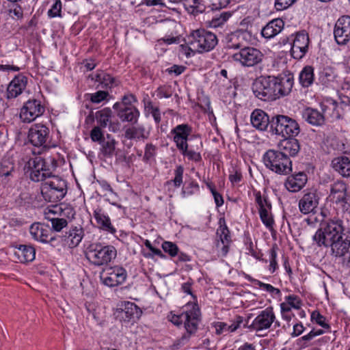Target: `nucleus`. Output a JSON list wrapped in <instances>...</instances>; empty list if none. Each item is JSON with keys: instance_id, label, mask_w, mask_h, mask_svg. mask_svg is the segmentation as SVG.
<instances>
[{"instance_id": "f257e3e1", "label": "nucleus", "mask_w": 350, "mask_h": 350, "mask_svg": "<svg viewBox=\"0 0 350 350\" xmlns=\"http://www.w3.org/2000/svg\"><path fill=\"white\" fill-rule=\"evenodd\" d=\"M29 164L31 167V180L43 182L41 193L46 201L57 202L64 198L66 193V183L59 176L53 174L57 165L54 158L36 157L29 161Z\"/></svg>"}, {"instance_id": "e433bc0d", "label": "nucleus", "mask_w": 350, "mask_h": 350, "mask_svg": "<svg viewBox=\"0 0 350 350\" xmlns=\"http://www.w3.org/2000/svg\"><path fill=\"white\" fill-rule=\"evenodd\" d=\"M347 194V187L343 181L338 180L330 185L329 198L333 203Z\"/></svg>"}, {"instance_id": "9d476101", "label": "nucleus", "mask_w": 350, "mask_h": 350, "mask_svg": "<svg viewBox=\"0 0 350 350\" xmlns=\"http://www.w3.org/2000/svg\"><path fill=\"white\" fill-rule=\"evenodd\" d=\"M273 323L275 327L280 325V323L275 321L273 308L268 307L258 313L249 327L256 332H260L270 328Z\"/></svg>"}, {"instance_id": "2f4dec72", "label": "nucleus", "mask_w": 350, "mask_h": 350, "mask_svg": "<svg viewBox=\"0 0 350 350\" xmlns=\"http://www.w3.org/2000/svg\"><path fill=\"white\" fill-rule=\"evenodd\" d=\"M284 22L281 18L269 21L261 30V35L266 39L274 38L284 29Z\"/></svg>"}, {"instance_id": "cd10ccee", "label": "nucleus", "mask_w": 350, "mask_h": 350, "mask_svg": "<svg viewBox=\"0 0 350 350\" xmlns=\"http://www.w3.org/2000/svg\"><path fill=\"white\" fill-rule=\"evenodd\" d=\"M111 116L112 111L109 107H105L96 111L95 113V118L98 124V126L106 128L108 126L110 131L113 133L116 132L118 130V125H115V124L111 122Z\"/></svg>"}, {"instance_id": "7c9ffc66", "label": "nucleus", "mask_w": 350, "mask_h": 350, "mask_svg": "<svg viewBox=\"0 0 350 350\" xmlns=\"http://www.w3.org/2000/svg\"><path fill=\"white\" fill-rule=\"evenodd\" d=\"M29 232L35 240L42 243H46L49 235L52 233V230L47 225L34 223L30 226Z\"/></svg>"}, {"instance_id": "a878e982", "label": "nucleus", "mask_w": 350, "mask_h": 350, "mask_svg": "<svg viewBox=\"0 0 350 350\" xmlns=\"http://www.w3.org/2000/svg\"><path fill=\"white\" fill-rule=\"evenodd\" d=\"M62 208L57 205L51 207H47L44 209V217L51 222L52 229L55 231L59 232L68 225V221L64 218L53 217L51 215H55Z\"/></svg>"}, {"instance_id": "680f3d73", "label": "nucleus", "mask_w": 350, "mask_h": 350, "mask_svg": "<svg viewBox=\"0 0 350 350\" xmlns=\"http://www.w3.org/2000/svg\"><path fill=\"white\" fill-rule=\"evenodd\" d=\"M180 36H174L172 35H166L157 40L159 44L170 45L172 44H178L180 42Z\"/></svg>"}, {"instance_id": "20e7f679", "label": "nucleus", "mask_w": 350, "mask_h": 350, "mask_svg": "<svg viewBox=\"0 0 350 350\" xmlns=\"http://www.w3.org/2000/svg\"><path fill=\"white\" fill-rule=\"evenodd\" d=\"M117 256V250L111 245H103L100 243L90 244L86 249L85 256L90 264L100 267L108 265Z\"/></svg>"}, {"instance_id": "79ce46f5", "label": "nucleus", "mask_w": 350, "mask_h": 350, "mask_svg": "<svg viewBox=\"0 0 350 350\" xmlns=\"http://www.w3.org/2000/svg\"><path fill=\"white\" fill-rule=\"evenodd\" d=\"M255 202L258 206V212L264 209L271 208V204L265 196H262L260 191H254Z\"/></svg>"}, {"instance_id": "f03ea898", "label": "nucleus", "mask_w": 350, "mask_h": 350, "mask_svg": "<svg viewBox=\"0 0 350 350\" xmlns=\"http://www.w3.org/2000/svg\"><path fill=\"white\" fill-rule=\"evenodd\" d=\"M344 231L342 220L336 217L329 218L321 222L312 239L319 247H330L334 256H340L348 250L350 244V241L343 238Z\"/></svg>"}, {"instance_id": "37998d69", "label": "nucleus", "mask_w": 350, "mask_h": 350, "mask_svg": "<svg viewBox=\"0 0 350 350\" xmlns=\"http://www.w3.org/2000/svg\"><path fill=\"white\" fill-rule=\"evenodd\" d=\"M260 218L269 230H272L274 224V219L271 213V208H267L259 211Z\"/></svg>"}, {"instance_id": "2eb2a0df", "label": "nucleus", "mask_w": 350, "mask_h": 350, "mask_svg": "<svg viewBox=\"0 0 350 350\" xmlns=\"http://www.w3.org/2000/svg\"><path fill=\"white\" fill-rule=\"evenodd\" d=\"M49 137V129L43 124H34L29 130L28 138L34 146L45 148Z\"/></svg>"}, {"instance_id": "0e129e2a", "label": "nucleus", "mask_w": 350, "mask_h": 350, "mask_svg": "<svg viewBox=\"0 0 350 350\" xmlns=\"http://www.w3.org/2000/svg\"><path fill=\"white\" fill-rule=\"evenodd\" d=\"M137 102V97L133 94H126L122 98L121 102H116L124 107L133 106V104Z\"/></svg>"}, {"instance_id": "f8f14e48", "label": "nucleus", "mask_w": 350, "mask_h": 350, "mask_svg": "<svg viewBox=\"0 0 350 350\" xmlns=\"http://www.w3.org/2000/svg\"><path fill=\"white\" fill-rule=\"evenodd\" d=\"M127 273L125 269L119 266L107 268L100 276L102 283L109 287L122 284L126 279Z\"/></svg>"}, {"instance_id": "a19ab883", "label": "nucleus", "mask_w": 350, "mask_h": 350, "mask_svg": "<svg viewBox=\"0 0 350 350\" xmlns=\"http://www.w3.org/2000/svg\"><path fill=\"white\" fill-rule=\"evenodd\" d=\"M219 228L217 230V235L219 239L218 241L221 243H230L231 239L230 235V230L226 225L224 217H220L218 221Z\"/></svg>"}, {"instance_id": "4d7b16f0", "label": "nucleus", "mask_w": 350, "mask_h": 350, "mask_svg": "<svg viewBox=\"0 0 350 350\" xmlns=\"http://www.w3.org/2000/svg\"><path fill=\"white\" fill-rule=\"evenodd\" d=\"M311 321H314L317 324L322 327L329 329L330 326L325 322V317L321 314L318 311H313L311 314Z\"/></svg>"}, {"instance_id": "a211bd4d", "label": "nucleus", "mask_w": 350, "mask_h": 350, "mask_svg": "<svg viewBox=\"0 0 350 350\" xmlns=\"http://www.w3.org/2000/svg\"><path fill=\"white\" fill-rule=\"evenodd\" d=\"M319 196L315 191L306 193L299 200V211L304 215L315 213L319 204Z\"/></svg>"}, {"instance_id": "603ef678", "label": "nucleus", "mask_w": 350, "mask_h": 350, "mask_svg": "<svg viewBox=\"0 0 350 350\" xmlns=\"http://www.w3.org/2000/svg\"><path fill=\"white\" fill-rule=\"evenodd\" d=\"M62 8L61 0H54L51 8L47 12L48 16L49 18L62 17Z\"/></svg>"}, {"instance_id": "6e6d98bb", "label": "nucleus", "mask_w": 350, "mask_h": 350, "mask_svg": "<svg viewBox=\"0 0 350 350\" xmlns=\"http://www.w3.org/2000/svg\"><path fill=\"white\" fill-rule=\"evenodd\" d=\"M200 191V187L197 182L191 181L190 182L187 187H185L182 191V195L183 197H187L189 196H191L196 193H198Z\"/></svg>"}, {"instance_id": "13d9d810", "label": "nucleus", "mask_w": 350, "mask_h": 350, "mask_svg": "<svg viewBox=\"0 0 350 350\" xmlns=\"http://www.w3.org/2000/svg\"><path fill=\"white\" fill-rule=\"evenodd\" d=\"M102 129L103 128L100 126H96L92 129L90 132V138L92 142L100 144L103 139H105Z\"/></svg>"}, {"instance_id": "6e6552de", "label": "nucleus", "mask_w": 350, "mask_h": 350, "mask_svg": "<svg viewBox=\"0 0 350 350\" xmlns=\"http://www.w3.org/2000/svg\"><path fill=\"white\" fill-rule=\"evenodd\" d=\"M271 76H260L252 83V91L258 98L264 101L275 100V90H273Z\"/></svg>"}, {"instance_id": "4468645a", "label": "nucleus", "mask_w": 350, "mask_h": 350, "mask_svg": "<svg viewBox=\"0 0 350 350\" xmlns=\"http://www.w3.org/2000/svg\"><path fill=\"white\" fill-rule=\"evenodd\" d=\"M192 133V127L188 124L176 125L170 131V135L176 148L179 151H183L189 147V137Z\"/></svg>"}, {"instance_id": "f704fd0d", "label": "nucleus", "mask_w": 350, "mask_h": 350, "mask_svg": "<svg viewBox=\"0 0 350 350\" xmlns=\"http://www.w3.org/2000/svg\"><path fill=\"white\" fill-rule=\"evenodd\" d=\"M14 255L21 262H31L35 259L36 250L31 245H20L16 247Z\"/></svg>"}, {"instance_id": "864d4df0", "label": "nucleus", "mask_w": 350, "mask_h": 350, "mask_svg": "<svg viewBox=\"0 0 350 350\" xmlns=\"http://www.w3.org/2000/svg\"><path fill=\"white\" fill-rule=\"evenodd\" d=\"M162 249L165 253H167L171 257H175L178 254V246L172 242L164 241L162 243Z\"/></svg>"}, {"instance_id": "bb28decb", "label": "nucleus", "mask_w": 350, "mask_h": 350, "mask_svg": "<svg viewBox=\"0 0 350 350\" xmlns=\"http://www.w3.org/2000/svg\"><path fill=\"white\" fill-rule=\"evenodd\" d=\"M322 114H325V120L330 118L332 120L340 118V111L338 103L331 98H327L321 103Z\"/></svg>"}, {"instance_id": "9b49d317", "label": "nucleus", "mask_w": 350, "mask_h": 350, "mask_svg": "<svg viewBox=\"0 0 350 350\" xmlns=\"http://www.w3.org/2000/svg\"><path fill=\"white\" fill-rule=\"evenodd\" d=\"M291 56L295 59H301L308 51L310 39L306 31H300L291 35Z\"/></svg>"}, {"instance_id": "49530a36", "label": "nucleus", "mask_w": 350, "mask_h": 350, "mask_svg": "<svg viewBox=\"0 0 350 350\" xmlns=\"http://www.w3.org/2000/svg\"><path fill=\"white\" fill-rule=\"evenodd\" d=\"M157 148L152 143L146 144L144 148V154L143 157V161L148 163L153 161L157 154Z\"/></svg>"}, {"instance_id": "052dcab7", "label": "nucleus", "mask_w": 350, "mask_h": 350, "mask_svg": "<svg viewBox=\"0 0 350 350\" xmlns=\"http://www.w3.org/2000/svg\"><path fill=\"white\" fill-rule=\"evenodd\" d=\"M186 69L187 68L185 66L174 64L171 67L167 68L165 70V72L170 76L177 77L183 73Z\"/></svg>"}, {"instance_id": "f3484780", "label": "nucleus", "mask_w": 350, "mask_h": 350, "mask_svg": "<svg viewBox=\"0 0 350 350\" xmlns=\"http://www.w3.org/2000/svg\"><path fill=\"white\" fill-rule=\"evenodd\" d=\"M334 35L338 44H345L350 40V16H342L335 24Z\"/></svg>"}, {"instance_id": "bf43d9fd", "label": "nucleus", "mask_w": 350, "mask_h": 350, "mask_svg": "<svg viewBox=\"0 0 350 350\" xmlns=\"http://www.w3.org/2000/svg\"><path fill=\"white\" fill-rule=\"evenodd\" d=\"M148 111L152 115L154 122L158 124L161 120V113L158 107L154 106L151 102H149L146 106Z\"/></svg>"}, {"instance_id": "de8ad7c7", "label": "nucleus", "mask_w": 350, "mask_h": 350, "mask_svg": "<svg viewBox=\"0 0 350 350\" xmlns=\"http://www.w3.org/2000/svg\"><path fill=\"white\" fill-rule=\"evenodd\" d=\"M335 204L338 208L340 209L344 215H350V195L347 194L336 201Z\"/></svg>"}, {"instance_id": "c85d7f7f", "label": "nucleus", "mask_w": 350, "mask_h": 350, "mask_svg": "<svg viewBox=\"0 0 350 350\" xmlns=\"http://www.w3.org/2000/svg\"><path fill=\"white\" fill-rule=\"evenodd\" d=\"M279 151L291 157H295L300 150V144L296 137H284L278 143Z\"/></svg>"}, {"instance_id": "338daca9", "label": "nucleus", "mask_w": 350, "mask_h": 350, "mask_svg": "<svg viewBox=\"0 0 350 350\" xmlns=\"http://www.w3.org/2000/svg\"><path fill=\"white\" fill-rule=\"evenodd\" d=\"M285 301L295 309H299L301 305V299L297 295H289L285 297Z\"/></svg>"}, {"instance_id": "5701e85b", "label": "nucleus", "mask_w": 350, "mask_h": 350, "mask_svg": "<svg viewBox=\"0 0 350 350\" xmlns=\"http://www.w3.org/2000/svg\"><path fill=\"white\" fill-rule=\"evenodd\" d=\"M27 78L23 75H18L9 83L7 88V98H14L26 88Z\"/></svg>"}, {"instance_id": "09e8293b", "label": "nucleus", "mask_w": 350, "mask_h": 350, "mask_svg": "<svg viewBox=\"0 0 350 350\" xmlns=\"http://www.w3.org/2000/svg\"><path fill=\"white\" fill-rule=\"evenodd\" d=\"M277 249H278V247L275 244L269 250V270L271 273H273L278 268V262H277V256H278Z\"/></svg>"}, {"instance_id": "c756f323", "label": "nucleus", "mask_w": 350, "mask_h": 350, "mask_svg": "<svg viewBox=\"0 0 350 350\" xmlns=\"http://www.w3.org/2000/svg\"><path fill=\"white\" fill-rule=\"evenodd\" d=\"M252 125L259 131H265L268 126H271L269 116L261 109H255L250 116Z\"/></svg>"}, {"instance_id": "39448f33", "label": "nucleus", "mask_w": 350, "mask_h": 350, "mask_svg": "<svg viewBox=\"0 0 350 350\" xmlns=\"http://www.w3.org/2000/svg\"><path fill=\"white\" fill-rule=\"evenodd\" d=\"M188 44L198 53H206L215 49L218 43L217 36L205 29H198L190 32Z\"/></svg>"}, {"instance_id": "4c0bfd02", "label": "nucleus", "mask_w": 350, "mask_h": 350, "mask_svg": "<svg viewBox=\"0 0 350 350\" xmlns=\"http://www.w3.org/2000/svg\"><path fill=\"white\" fill-rule=\"evenodd\" d=\"M334 169L342 176H350V159L347 157H339L332 161Z\"/></svg>"}, {"instance_id": "e2e57ef3", "label": "nucleus", "mask_w": 350, "mask_h": 350, "mask_svg": "<svg viewBox=\"0 0 350 350\" xmlns=\"http://www.w3.org/2000/svg\"><path fill=\"white\" fill-rule=\"evenodd\" d=\"M10 16L16 20L23 17V10L18 4H13L9 10Z\"/></svg>"}, {"instance_id": "69168bd1", "label": "nucleus", "mask_w": 350, "mask_h": 350, "mask_svg": "<svg viewBox=\"0 0 350 350\" xmlns=\"http://www.w3.org/2000/svg\"><path fill=\"white\" fill-rule=\"evenodd\" d=\"M255 282H256V284L258 285V286L260 288L266 291L267 292H269V293H271L272 295H280V291L278 288H275L272 285H271L269 284L263 283L262 282H260L259 280H255Z\"/></svg>"}, {"instance_id": "774afa93", "label": "nucleus", "mask_w": 350, "mask_h": 350, "mask_svg": "<svg viewBox=\"0 0 350 350\" xmlns=\"http://www.w3.org/2000/svg\"><path fill=\"white\" fill-rule=\"evenodd\" d=\"M180 152L183 156L187 157L190 160H193L196 162L200 161L202 160V157L200 152H197L192 150H189L188 147H187L185 151L183 150Z\"/></svg>"}, {"instance_id": "a18cd8bd", "label": "nucleus", "mask_w": 350, "mask_h": 350, "mask_svg": "<svg viewBox=\"0 0 350 350\" xmlns=\"http://www.w3.org/2000/svg\"><path fill=\"white\" fill-rule=\"evenodd\" d=\"M95 81L98 82L102 88H111L114 82V79L110 75L100 72L95 76Z\"/></svg>"}, {"instance_id": "c03bdc74", "label": "nucleus", "mask_w": 350, "mask_h": 350, "mask_svg": "<svg viewBox=\"0 0 350 350\" xmlns=\"http://www.w3.org/2000/svg\"><path fill=\"white\" fill-rule=\"evenodd\" d=\"M320 81L325 85L332 81L335 78V73L332 68L327 66L323 68L319 74Z\"/></svg>"}, {"instance_id": "7ed1b4c3", "label": "nucleus", "mask_w": 350, "mask_h": 350, "mask_svg": "<svg viewBox=\"0 0 350 350\" xmlns=\"http://www.w3.org/2000/svg\"><path fill=\"white\" fill-rule=\"evenodd\" d=\"M170 321L177 326L184 323V327L187 332L196 333L201 321V312L198 304L188 302L185 306L184 311L179 315H172Z\"/></svg>"}, {"instance_id": "ea45409f", "label": "nucleus", "mask_w": 350, "mask_h": 350, "mask_svg": "<svg viewBox=\"0 0 350 350\" xmlns=\"http://www.w3.org/2000/svg\"><path fill=\"white\" fill-rule=\"evenodd\" d=\"M117 142L111 135L107 134L105 139L100 144L101 145L100 152L105 157L111 158L116 150Z\"/></svg>"}, {"instance_id": "58836bf2", "label": "nucleus", "mask_w": 350, "mask_h": 350, "mask_svg": "<svg viewBox=\"0 0 350 350\" xmlns=\"http://www.w3.org/2000/svg\"><path fill=\"white\" fill-rule=\"evenodd\" d=\"M314 81V68L312 66H306L303 68L299 75V81L303 88L311 86Z\"/></svg>"}, {"instance_id": "8fccbe9b", "label": "nucleus", "mask_w": 350, "mask_h": 350, "mask_svg": "<svg viewBox=\"0 0 350 350\" xmlns=\"http://www.w3.org/2000/svg\"><path fill=\"white\" fill-rule=\"evenodd\" d=\"M109 96V92L107 91L98 90L95 93L87 94L86 97L89 99L92 103L98 104L102 101L107 99Z\"/></svg>"}, {"instance_id": "4be33fe9", "label": "nucleus", "mask_w": 350, "mask_h": 350, "mask_svg": "<svg viewBox=\"0 0 350 350\" xmlns=\"http://www.w3.org/2000/svg\"><path fill=\"white\" fill-rule=\"evenodd\" d=\"M150 135V129L146 128L143 124H132L124 132L125 138L130 140L145 141Z\"/></svg>"}, {"instance_id": "dca6fc26", "label": "nucleus", "mask_w": 350, "mask_h": 350, "mask_svg": "<svg viewBox=\"0 0 350 350\" xmlns=\"http://www.w3.org/2000/svg\"><path fill=\"white\" fill-rule=\"evenodd\" d=\"M273 90H275V100L288 95L292 90L294 81L291 74L280 75L278 77L271 76Z\"/></svg>"}, {"instance_id": "423d86ee", "label": "nucleus", "mask_w": 350, "mask_h": 350, "mask_svg": "<svg viewBox=\"0 0 350 350\" xmlns=\"http://www.w3.org/2000/svg\"><path fill=\"white\" fill-rule=\"evenodd\" d=\"M262 159L266 167L278 174L286 175L292 172V161L282 151L268 150L264 154Z\"/></svg>"}, {"instance_id": "3c124183", "label": "nucleus", "mask_w": 350, "mask_h": 350, "mask_svg": "<svg viewBox=\"0 0 350 350\" xmlns=\"http://www.w3.org/2000/svg\"><path fill=\"white\" fill-rule=\"evenodd\" d=\"M195 334L196 333H189L188 332L186 331V333L183 334V336L180 338L176 339L174 341V342L172 345V347H171L172 349V350H178L180 348H181L182 347L187 345L189 341L191 336H192Z\"/></svg>"}, {"instance_id": "aec40b11", "label": "nucleus", "mask_w": 350, "mask_h": 350, "mask_svg": "<svg viewBox=\"0 0 350 350\" xmlns=\"http://www.w3.org/2000/svg\"><path fill=\"white\" fill-rule=\"evenodd\" d=\"M93 216L99 229L111 234H116V228L111 224L109 216L102 208L96 207L94 209Z\"/></svg>"}, {"instance_id": "ddd939ff", "label": "nucleus", "mask_w": 350, "mask_h": 350, "mask_svg": "<svg viewBox=\"0 0 350 350\" xmlns=\"http://www.w3.org/2000/svg\"><path fill=\"white\" fill-rule=\"evenodd\" d=\"M44 106L37 99H29L21 109L20 118L24 122H31L43 114Z\"/></svg>"}, {"instance_id": "393cba45", "label": "nucleus", "mask_w": 350, "mask_h": 350, "mask_svg": "<svg viewBox=\"0 0 350 350\" xmlns=\"http://www.w3.org/2000/svg\"><path fill=\"white\" fill-rule=\"evenodd\" d=\"M308 181L307 175L304 172H299L287 177L284 186L290 192L299 191Z\"/></svg>"}, {"instance_id": "72a5a7b5", "label": "nucleus", "mask_w": 350, "mask_h": 350, "mask_svg": "<svg viewBox=\"0 0 350 350\" xmlns=\"http://www.w3.org/2000/svg\"><path fill=\"white\" fill-rule=\"evenodd\" d=\"M14 160L10 157H3L0 161V178L9 181L16 173Z\"/></svg>"}, {"instance_id": "412c9836", "label": "nucleus", "mask_w": 350, "mask_h": 350, "mask_svg": "<svg viewBox=\"0 0 350 350\" xmlns=\"http://www.w3.org/2000/svg\"><path fill=\"white\" fill-rule=\"evenodd\" d=\"M250 36L247 31L241 29L231 32L226 36V46L228 49H241L245 46Z\"/></svg>"}, {"instance_id": "473e14b6", "label": "nucleus", "mask_w": 350, "mask_h": 350, "mask_svg": "<svg viewBox=\"0 0 350 350\" xmlns=\"http://www.w3.org/2000/svg\"><path fill=\"white\" fill-rule=\"evenodd\" d=\"M84 233L80 227H74L66 232L64 236L65 244L70 248H74L81 243Z\"/></svg>"}, {"instance_id": "1a4fd4ad", "label": "nucleus", "mask_w": 350, "mask_h": 350, "mask_svg": "<svg viewBox=\"0 0 350 350\" xmlns=\"http://www.w3.org/2000/svg\"><path fill=\"white\" fill-rule=\"evenodd\" d=\"M232 59L242 66L252 67L262 62V53L252 46H244L232 55Z\"/></svg>"}, {"instance_id": "c9c22d12", "label": "nucleus", "mask_w": 350, "mask_h": 350, "mask_svg": "<svg viewBox=\"0 0 350 350\" xmlns=\"http://www.w3.org/2000/svg\"><path fill=\"white\" fill-rule=\"evenodd\" d=\"M142 314L141 309L134 303L127 301L124 304L121 311V317L124 321L138 319Z\"/></svg>"}, {"instance_id": "6ab92c4d", "label": "nucleus", "mask_w": 350, "mask_h": 350, "mask_svg": "<svg viewBox=\"0 0 350 350\" xmlns=\"http://www.w3.org/2000/svg\"><path fill=\"white\" fill-rule=\"evenodd\" d=\"M113 109L116 111V116L122 122H129L131 124L137 123L140 112L136 107H124L123 105L114 103Z\"/></svg>"}, {"instance_id": "b1692460", "label": "nucleus", "mask_w": 350, "mask_h": 350, "mask_svg": "<svg viewBox=\"0 0 350 350\" xmlns=\"http://www.w3.org/2000/svg\"><path fill=\"white\" fill-rule=\"evenodd\" d=\"M301 117L308 124L314 126H321L325 122V114L310 107H306L302 110Z\"/></svg>"}, {"instance_id": "5fc2aeb1", "label": "nucleus", "mask_w": 350, "mask_h": 350, "mask_svg": "<svg viewBox=\"0 0 350 350\" xmlns=\"http://www.w3.org/2000/svg\"><path fill=\"white\" fill-rule=\"evenodd\" d=\"M184 168L182 165H178L174 170V178L173 180L168 181L167 184L172 183L176 187H179L183 183V176Z\"/></svg>"}, {"instance_id": "0eeeda50", "label": "nucleus", "mask_w": 350, "mask_h": 350, "mask_svg": "<svg viewBox=\"0 0 350 350\" xmlns=\"http://www.w3.org/2000/svg\"><path fill=\"white\" fill-rule=\"evenodd\" d=\"M301 131L299 123L284 115H276L271 119V133L282 138L297 137Z\"/></svg>"}]
</instances>
